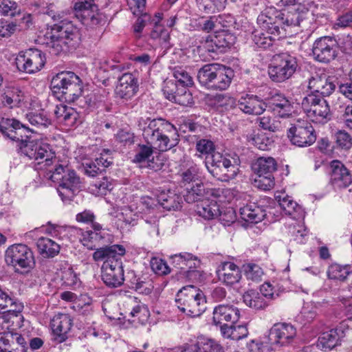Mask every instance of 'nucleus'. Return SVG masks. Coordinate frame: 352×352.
<instances>
[{
  "mask_svg": "<svg viewBox=\"0 0 352 352\" xmlns=\"http://www.w3.org/2000/svg\"><path fill=\"white\" fill-rule=\"evenodd\" d=\"M34 130L15 119L2 118L0 132L7 138L19 142L22 154L35 161L36 168L48 170L56 162L55 153L50 144L29 140V134Z\"/></svg>",
  "mask_w": 352,
  "mask_h": 352,
  "instance_id": "nucleus-1",
  "label": "nucleus"
},
{
  "mask_svg": "<svg viewBox=\"0 0 352 352\" xmlns=\"http://www.w3.org/2000/svg\"><path fill=\"white\" fill-rule=\"evenodd\" d=\"M138 126L142 131V137L146 144L140 145V151L133 160L135 162L148 160L154 149L164 152L179 144V135L176 127L166 120L141 118Z\"/></svg>",
  "mask_w": 352,
  "mask_h": 352,
  "instance_id": "nucleus-2",
  "label": "nucleus"
},
{
  "mask_svg": "<svg viewBox=\"0 0 352 352\" xmlns=\"http://www.w3.org/2000/svg\"><path fill=\"white\" fill-rule=\"evenodd\" d=\"M301 21L298 12L285 14L273 7L265 9L257 17V24L261 31L274 36H284L287 28L298 26Z\"/></svg>",
  "mask_w": 352,
  "mask_h": 352,
  "instance_id": "nucleus-3",
  "label": "nucleus"
},
{
  "mask_svg": "<svg viewBox=\"0 0 352 352\" xmlns=\"http://www.w3.org/2000/svg\"><path fill=\"white\" fill-rule=\"evenodd\" d=\"M49 171L52 173L50 179L58 183L57 191L61 199L63 201H71L80 190V177L65 162L56 164L55 168Z\"/></svg>",
  "mask_w": 352,
  "mask_h": 352,
  "instance_id": "nucleus-4",
  "label": "nucleus"
},
{
  "mask_svg": "<svg viewBox=\"0 0 352 352\" xmlns=\"http://www.w3.org/2000/svg\"><path fill=\"white\" fill-rule=\"evenodd\" d=\"M81 34L79 29L71 22L62 23L57 27V34H53L47 43L50 53L58 55L74 50L79 45Z\"/></svg>",
  "mask_w": 352,
  "mask_h": 352,
  "instance_id": "nucleus-5",
  "label": "nucleus"
},
{
  "mask_svg": "<svg viewBox=\"0 0 352 352\" xmlns=\"http://www.w3.org/2000/svg\"><path fill=\"white\" fill-rule=\"evenodd\" d=\"M232 70L219 64H207L198 72L199 82L208 89L223 91L232 81Z\"/></svg>",
  "mask_w": 352,
  "mask_h": 352,
  "instance_id": "nucleus-6",
  "label": "nucleus"
},
{
  "mask_svg": "<svg viewBox=\"0 0 352 352\" xmlns=\"http://www.w3.org/2000/svg\"><path fill=\"white\" fill-rule=\"evenodd\" d=\"M177 307L187 316L197 317L206 309V300L203 293L193 285L182 288L177 294Z\"/></svg>",
  "mask_w": 352,
  "mask_h": 352,
  "instance_id": "nucleus-7",
  "label": "nucleus"
},
{
  "mask_svg": "<svg viewBox=\"0 0 352 352\" xmlns=\"http://www.w3.org/2000/svg\"><path fill=\"white\" fill-rule=\"evenodd\" d=\"M5 261L13 267L15 272L24 274L35 265L34 256L30 248L22 243L10 245L5 252Z\"/></svg>",
  "mask_w": 352,
  "mask_h": 352,
  "instance_id": "nucleus-8",
  "label": "nucleus"
},
{
  "mask_svg": "<svg viewBox=\"0 0 352 352\" xmlns=\"http://www.w3.org/2000/svg\"><path fill=\"white\" fill-rule=\"evenodd\" d=\"M205 165L208 172L221 182L234 179L239 172L236 164L219 152L206 157Z\"/></svg>",
  "mask_w": 352,
  "mask_h": 352,
  "instance_id": "nucleus-9",
  "label": "nucleus"
},
{
  "mask_svg": "<svg viewBox=\"0 0 352 352\" xmlns=\"http://www.w3.org/2000/svg\"><path fill=\"white\" fill-rule=\"evenodd\" d=\"M296 329L288 323H276L270 329L265 343V349L279 351L292 344L296 338Z\"/></svg>",
  "mask_w": 352,
  "mask_h": 352,
  "instance_id": "nucleus-10",
  "label": "nucleus"
},
{
  "mask_svg": "<svg viewBox=\"0 0 352 352\" xmlns=\"http://www.w3.org/2000/svg\"><path fill=\"white\" fill-rule=\"evenodd\" d=\"M80 79L74 72H61L51 80V88L54 93L61 94L69 101L75 100L81 93Z\"/></svg>",
  "mask_w": 352,
  "mask_h": 352,
  "instance_id": "nucleus-11",
  "label": "nucleus"
},
{
  "mask_svg": "<svg viewBox=\"0 0 352 352\" xmlns=\"http://www.w3.org/2000/svg\"><path fill=\"white\" fill-rule=\"evenodd\" d=\"M297 67L298 62L295 56L288 53H281L273 56L268 74L273 81L284 82L292 76Z\"/></svg>",
  "mask_w": 352,
  "mask_h": 352,
  "instance_id": "nucleus-12",
  "label": "nucleus"
},
{
  "mask_svg": "<svg viewBox=\"0 0 352 352\" xmlns=\"http://www.w3.org/2000/svg\"><path fill=\"white\" fill-rule=\"evenodd\" d=\"M302 108L307 117L316 123H326L331 119L332 112L327 101L319 96L309 94L302 100Z\"/></svg>",
  "mask_w": 352,
  "mask_h": 352,
  "instance_id": "nucleus-13",
  "label": "nucleus"
},
{
  "mask_svg": "<svg viewBox=\"0 0 352 352\" xmlns=\"http://www.w3.org/2000/svg\"><path fill=\"white\" fill-rule=\"evenodd\" d=\"M45 63L44 54L37 49H28L25 52H21L16 58L18 69L27 74H34L39 72Z\"/></svg>",
  "mask_w": 352,
  "mask_h": 352,
  "instance_id": "nucleus-14",
  "label": "nucleus"
},
{
  "mask_svg": "<svg viewBox=\"0 0 352 352\" xmlns=\"http://www.w3.org/2000/svg\"><path fill=\"white\" fill-rule=\"evenodd\" d=\"M287 136L292 144L299 147L309 146L316 140L313 126L305 120H298L288 130Z\"/></svg>",
  "mask_w": 352,
  "mask_h": 352,
  "instance_id": "nucleus-15",
  "label": "nucleus"
},
{
  "mask_svg": "<svg viewBox=\"0 0 352 352\" xmlns=\"http://www.w3.org/2000/svg\"><path fill=\"white\" fill-rule=\"evenodd\" d=\"M338 52V42L331 36L317 38L312 46L314 58L321 63H329L337 56Z\"/></svg>",
  "mask_w": 352,
  "mask_h": 352,
  "instance_id": "nucleus-16",
  "label": "nucleus"
},
{
  "mask_svg": "<svg viewBox=\"0 0 352 352\" xmlns=\"http://www.w3.org/2000/svg\"><path fill=\"white\" fill-rule=\"evenodd\" d=\"M102 279L109 287L120 286L124 280V270L122 259L116 260L114 263L107 262L102 266Z\"/></svg>",
  "mask_w": 352,
  "mask_h": 352,
  "instance_id": "nucleus-17",
  "label": "nucleus"
},
{
  "mask_svg": "<svg viewBox=\"0 0 352 352\" xmlns=\"http://www.w3.org/2000/svg\"><path fill=\"white\" fill-rule=\"evenodd\" d=\"M177 350L180 352H219L222 350V347L213 339L199 336L179 346Z\"/></svg>",
  "mask_w": 352,
  "mask_h": 352,
  "instance_id": "nucleus-18",
  "label": "nucleus"
},
{
  "mask_svg": "<svg viewBox=\"0 0 352 352\" xmlns=\"http://www.w3.org/2000/svg\"><path fill=\"white\" fill-rule=\"evenodd\" d=\"M236 106L243 113L252 116L263 114L267 107V103L263 99L253 94H245L241 96Z\"/></svg>",
  "mask_w": 352,
  "mask_h": 352,
  "instance_id": "nucleus-19",
  "label": "nucleus"
},
{
  "mask_svg": "<svg viewBox=\"0 0 352 352\" xmlns=\"http://www.w3.org/2000/svg\"><path fill=\"white\" fill-rule=\"evenodd\" d=\"M25 91L16 86L6 87L0 95L1 104L9 109L20 107L25 103Z\"/></svg>",
  "mask_w": 352,
  "mask_h": 352,
  "instance_id": "nucleus-20",
  "label": "nucleus"
},
{
  "mask_svg": "<svg viewBox=\"0 0 352 352\" xmlns=\"http://www.w3.org/2000/svg\"><path fill=\"white\" fill-rule=\"evenodd\" d=\"M331 183L335 188H344L348 187L352 182L349 170L344 164L338 161L333 160L330 164Z\"/></svg>",
  "mask_w": 352,
  "mask_h": 352,
  "instance_id": "nucleus-21",
  "label": "nucleus"
},
{
  "mask_svg": "<svg viewBox=\"0 0 352 352\" xmlns=\"http://www.w3.org/2000/svg\"><path fill=\"white\" fill-rule=\"evenodd\" d=\"M93 253V259L96 262L103 261L104 265L107 262L114 263L116 260L122 259L125 254V249L122 245H113L96 248Z\"/></svg>",
  "mask_w": 352,
  "mask_h": 352,
  "instance_id": "nucleus-22",
  "label": "nucleus"
},
{
  "mask_svg": "<svg viewBox=\"0 0 352 352\" xmlns=\"http://www.w3.org/2000/svg\"><path fill=\"white\" fill-rule=\"evenodd\" d=\"M138 87L135 77L131 73H125L118 79L115 91L118 97L129 100L135 96Z\"/></svg>",
  "mask_w": 352,
  "mask_h": 352,
  "instance_id": "nucleus-23",
  "label": "nucleus"
},
{
  "mask_svg": "<svg viewBox=\"0 0 352 352\" xmlns=\"http://www.w3.org/2000/svg\"><path fill=\"white\" fill-rule=\"evenodd\" d=\"M217 274L219 280L227 285L239 283L241 278L239 267L231 262H223L218 267Z\"/></svg>",
  "mask_w": 352,
  "mask_h": 352,
  "instance_id": "nucleus-24",
  "label": "nucleus"
},
{
  "mask_svg": "<svg viewBox=\"0 0 352 352\" xmlns=\"http://www.w3.org/2000/svg\"><path fill=\"white\" fill-rule=\"evenodd\" d=\"M131 286L137 292L145 295L150 294L154 289V283L151 276L147 273L136 274L133 271L126 274Z\"/></svg>",
  "mask_w": 352,
  "mask_h": 352,
  "instance_id": "nucleus-25",
  "label": "nucleus"
},
{
  "mask_svg": "<svg viewBox=\"0 0 352 352\" xmlns=\"http://www.w3.org/2000/svg\"><path fill=\"white\" fill-rule=\"evenodd\" d=\"M93 230H80V241L82 244L89 250H94L100 245L104 236L102 232V226L98 223H93Z\"/></svg>",
  "mask_w": 352,
  "mask_h": 352,
  "instance_id": "nucleus-26",
  "label": "nucleus"
},
{
  "mask_svg": "<svg viewBox=\"0 0 352 352\" xmlns=\"http://www.w3.org/2000/svg\"><path fill=\"white\" fill-rule=\"evenodd\" d=\"M54 113L57 122L67 127L74 126L79 119L76 110L64 104L56 105Z\"/></svg>",
  "mask_w": 352,
  "mask_h": 352,
  "instance_id": "nucleus-27",
  "label": "nucleus"
},
{
  "mask_svg": "<svg viewBox=\"0 0 352 352\" xmlns=\"http://www.w3.org/2000/svg\"><path fill=\"white\" fill-rule=\"evenodd\" d=\"M240 313L238 308L230 305H219L213 311V321L215 324L223 322H234L239 318Z\"/></svg>",
  "mask_w": 352,
  "mask_h": 352,
  "instance_id": "nucleus-28",
  "label": "nucleus"
},
{
  "mask_svg": "<svg viewBox=\"0 0 352 352\" xmlns=\"http://www.w3.org/2000/svg\"><path fill=\"white\" fill-rule=\"evenodd\" d=\"M267 107L280 118L289 116L292 110L290 101L283 94H277L268 100Z\"/></svg>",
  "mask_w": 352,
  "mask_h": 352,
  "instance_id": "nucleus-29",
  "label": "nucleus"
},
{
  "mask_svg": "<svg viewBox=\"0 0 352 352\" xmlns=\"http://www.w3.org/2000/svg\"><path fill=\"white\" fill-rule=\"evenodd\" d=\"M343 331L340 329H332L322 333L319 337L316 347L318 350L331 351L339 344L340 338Z\"/></svg>",
  "mask_w": 352,
  "mask_h": 352,
  "instance_id": "nucleus-30",
  "label": "nucleus"
},
{
  "mask_svg": "<svg viewBox=\"0 0 352 352\" xmlns=\"http://www.w3.org/2000/svg\"><path fill=\"white\" fill-rule=\"evenodd\" d=\"M209 195L217 197L219 195V190L215 189H208L206 190L203 184H197L196 186H192L190 189H187L186 193L184 195V199L189 204L200 203Z\"/></svg>",
  "mask_w": 352,
  "mask_h": 352,
  "instance_id": "nucleus-31",
  "label": "nucleus"
},
{
  "mask_svg": "<svg viewBox=\"0 0 352 352\" xmlns=\"http://www.w3.org/2000/svg\"><path fill=\"white\" fill-rule=\"evenodd\" d=\"M72 326V320L66 314H56L51 320V327L53 332L60 337L61 340H65L67 333Z\"/></svg>",
  "mask_w": 352,
  "mask_h": 352,
  "instance_id": "nucleus-32",
  "label": "nucleus"
},
{
  "mask_svg": "<svg viewBox=\"0 0 352 352\" xmlns=\"http://www.w3.org/2000/svg\"><path fill=\"white\" fill-rule=\"evenodd\" d=\"M197 214L204 219H213L220 214V208L215 199H210L209 197L198 203L195 209Z\"/></svg>",
  "mask_w": 352,
  "mask_h": 352,
  "instance_id": "nucleus-33",
  "label": "nucleus"
},
{
  "mask_svg": "<svg viewBox=\"0 0 352 352\" xmlns=\"http://www.w3.org/2000/svg\"><path fill=\"white\" fill-rule=\"evenodd\" d=\"M241 218L246 222L257 223L266 216L265 210L254 203L248 204L239 208Z\"/></svg>",
  "mask_w": 352,
  "mask_h": 352,
  "instance_id": "nucleus-34",
  "label": "nucleus"
},
{
  "mask_svg": "<svg viewBox=\"0 0 352 352\" xmlns=\"http://www.w3.org/2000/svg\"><path fill=\"white\" fill-rule=\"evenodd\" d=\"M171 262L177 269L187 272L199 266L200 261L190 253L182 252L170 256Z\"/></svg>",
  "mask_w": 352,
  "mask_h": 352,
  "instance_id": "nucleus-35",
  "label": "nucleus"
},
{
  "mask_svg": "<svg viewBox=\"0 0 352 352\" xmlns=\"http://www.w3.org/2000/svg\"><path fill=\"white\" fill-rule=\"evenodd\" d=\"M182 199L183 198L180 195L171 190L162 192L158 196V202L164 208L168 210H175L181 208Z\"/></svg>",
  "mask_w": 352,
  "mask_h": 352,
  "instance_id": "nucleus-36",
  "label": "nucleus"
},
{
  "mask_svg": "<svg viewBox=\"0 0 352 352\" xmlns=\"http://www.w3.org/2000/svg\"><path fill=\"white\" fill-rule=\"evenodd\" d=\"M155 17L157 18V20L155 21L154 28L151 33V36L153 39L159 40V43L162 47L167 50L170 47L169 43L170 33L160 24L162 19V14L157 13L155 14Z\"/></svg>",
  "mask_w": 352,
  "mask_h": 352,
  "instance_id": "nucleus-37",
  "label": "nucleus"
},
{
  "mask_svg": "<svg viewBox=\"0 0 352 352\" xmlns=\"http://www.w3.org/2000/svg\"><path fill=\"white\" fill-rule=\"evenodd\" d=\"M277 168L276 160L271 157H261L253 165V169L257 175L272 174Z\"/></svg>",
  "mask_w": 352,
  "mask_h": 352,
  "instance_id": "nucleus-38",
  "label": "nucleus"
},
{
  "mask_svg": "<svg viewBox=\"0 0 352 352\" xmlns=\"http://www.w3.org/2000/svg\"><path fill=\"white\" fill-rule=\"evenodd\" d=\"M37 247L39 253L45 258L54 257L60 251V245L45 237L38 239Z\"/></svg>",
  "mask_w": 352,
  "mask_h": 352,
  "instance_id": "nucleus-39",
  "label": "nucleus"
},
{
  "mask_svg": "<svg viewBox=\"0 0 352 352\" xmlns=\"http://www.w3.org/2000/svg\"><path fill=\"white\" fill-rule=\"evenodd\" d=\"M126 307V314H129L131 317H138L141 319V315L147 317L148 310L143 304L137 302V298L134 296H129L124 302Z\"/></svg>",
  "mask_w": 352,
  "mask_h": 352,
  "instance_id": "nucleus-40",
  "label": "nucleus"
},
{
  "mask_svg": "<svg viewBox=\"0 0 352 352\" xmlns=\"http://www.w3.org/2000/svg\"><path fill=\"white\" fill-rule=\"evenodd\" d=\"M243 300L247 306L255 309H261L267 306L265 298L255 290L245 292L243 296Z\"/></svg>",
  "mask_w": 352,
  "mask_h": 352,
  "instance_id": "nucleus-41",
  "label": "nucleus"
},
{
  "mask_svg": "<svg viewBox=\"0 0 352 352\" xmlns=\"http://www.w3.org/2000/svg\"><path fill=\"white\" fill-rule=\"evenodd\" d=\"M349 265H340L337 263L331 264L327 270V274L329 279L336 281H344L350 274Z\"/></svg>",
  "mask_w": 352,
  "mask_h": 352,
  "instance_id": "nucleus-42",
  "label": "nucleus"
},
{
  "mask_svg": "<svg viewBox=\"0 0 352 352\" xmlns=\"http://www.w3.org/2000/svg\"><path fill=\"white\" fill-rule=\"evenodd\" d=\"M249 142L262 151L270 150L273 146V141L263 132H254L250 135Z\"/></svg>",
  "mask_w": 352,
  "mask_h": 352,
  "instance_id": "nucleus-43",
  "label": "nucleus"
},
{
  "mask_svg": "<svg viewBox=\"0 0 352 352\" xmlns=\"http://www.w3.org/2000/svg\"><path fill=\"white\" fill-rule=\"evenodd\" d=\"M279 37L280 36H274L273 35L268 34L266 35L262 32L255 30L253 32L252 40L258 47L267 49L272 46L274 41Z\"/></svg>",
  "mask_w": 352,
  "mask_h": 352,
  "instance_id": "nucleus-44",
  "label": "nucleus"
},
{
  "mask_svg": "<svg viewBox=\"0 0 352 352\" xmlns=\"http://www.w3.org/2000/svg\"><path fill=\"white\" fill-rule=\"evenodd\" d=\"M214 45L219 49L230 47L235 42V37L227 31L222 30L214 34Z\"/></svg>",
  "mask_w": 352,
  "mask_h": 352,
  "instance_id": "nucleus-45",
  "label": "nucleus"
},
{
  "mask_svg": "<svg viewBox=\"0 0 352 352\" xmlns=\"http://www.w3.org/2000/svg\"><path fill=\"white\" fill-rule=\"evenodd\" d=\"M212 103L217 107L230 109L236 106V100L228 94H216L211 98Z\"/></svg>",
  "mask_w": 352,
  "mask_h": 352,
  "instance_id": "nucleus-46",
  "label": "nucleus"
},
{
  "mask_svg": "<svg viewBox=\"0 0 352 352\" xmlns=\"http://www.w3.org/2000/svg\"><path fill=\"white\" fill-rule=\"evenodd\" d=\"M280 6H298V8H294V10L295 11L301 10L303 12L304 10H309L312 8L316 7V4L313 0H280L278 3Z\"/></svg>",
  "mask_w": 352,
  "mask_h": 352,
  "instance_id": "nucleus-47",
  "label": "nucleus"
},
{
  "mask_svg": "<svg viewBox=\"0 0 352 352\" xmlns=\"http://www.w3.org/2000/svg\"><path fill=\"white\" fill-rule=\"evenodd\" d=\"M121 217L126 224L134 226L140 217V210H135L133 206H125L122 208Z\"/></svg>",
  "mask_w": 352,
  "mask_h": 352,
  "instance_id": "nucleus-48",
  "label": "nucleus"
},
{
  "mask_svg": "<svg viewBox=\"0 0 352 352\" xmlns=\"http://www.w3.org/2000/svg\"><path fill=\"white\" fill-rule=\"evenodd\" d=\"M0 12L3 15L15 16L21 14V8L15 1L1 0L0 2Z\"/></svg>",
  "mask_w": 352,
  "mask_h": 352,
  "instance_id": "nucleus-49",
  "label": "nucleus"
},
{
  "mask_svg": "<svg viewBox=\"0 0 352 352\" xmlns=\"http://www.w3.org/2000/svg\"><path fill=\"white\" fill-rule=\"evenodd\" d=\"M173 76L176 80L175 83L178 86L181 85L182 87L191 86L193 84L192 78L183 68H175L173 71Z\"/></svg>",
  "mask_w": 352,
  "mask_h": 352,
  "instance_id": "nucleus-50",
  "label": "nucleus"
},
{
  "mask_svg": "<svg viewBox=\"0 0 352 352\" xmlns=\"http://www.w3.org/2000/svg\"><path fill=\"white\" fill-rule=\"evenodd\" d=\"M26 118L32 126L36 127H46L50 124V119L43 113H29Z\"/></svg>",
  "mask_w": 352,
  "mask_h": 352,
  "instance_id": "nucleus-51",
  "label": "nucleus"
},
{
  "mask_svg": "<svg viewBox=\"0 0 352 352\" xmlns=\"http://www.w3.org/2000/svg\"><path fill=\"white\" fill-rule=\"evenodd\" d=\"M258 126L263 130L275 132L278 130L279 125L277 121L270 115H264L257 118Z\"/></svg>",
  "mask_w": 352,
  "mask_h": 352,
  "instance_id": "nucleus-52",
  "label": "nucleus"
},
{
  "mask_svg": "<svg viewBox=\"0 0 352 352\" xmlns=\"http://www.w3.org/2000/svg\"><path fill=\"white\" fill-rule=\"evenodd\" d=\"M173 101L182 106H188L192 103V96L186 87H182L177 89Z\"/></svg>",
  "mask_w": 352,
  "mask_h": 352,
  "instance_id": "nucleus-53",
  "label": "nucleus"
},
{
  "mask_svg": "<svg viewBox=\"0 0 352 352\" xmlns=\"http://www.w3.org/2000/svg\"><path fill=\"white\" fill-rule=\"evenodd\" d=\"M197 151L201 155H206V157L212 155L216 153L214 151L215 147L214 143L207 139H201L197 142L196 144Z\"/></svg>",
  "mask_w": 352,
  "mask_h": 352,
  "instance_id": "nucleus-54",
  "label": "nucleus"
},
{
  "mask_svg": "<svg viewBox=\"0 0 352 352\" xmlns=\"http://www.w3.org/2000/svg\"><path fill=\"white\" fill-rule=\"evenodd\" d=\"M276 198L278 199L280 207L285 211V214L292 215L298 206L297 203L287 195L283 197L278 196Z\"/></svg>",
  "mask_w": 352,
  "mask_h": 352,
  "instance_id": "nucleus-55",
  "label": "nucleus"
},
{
  "mask_svg": "<svg viewBox=\"0 0 352 352\" xmlns=\"http://www.w3.org/2000/svg\"><path fill=\"white\" fill-rule=\"evenodd\" d=\"M289 234L293 237V239L298 243L304 242L303 238L307 235V231L303 226L298 223H293L288 227Z\"/></svg>",
  "mask_w": 352,
  "mask_h": 352,
  "instance_id": "nucleus-56",
  "label": "nucleus"
},
{
  "mask_svg": "<svg viewBox=\"0 0 352 352\" xmlns=\"http://www.w3.org/2000/svg\"><path fill=\"white\" fill-rule=\"evenodd\" d=\"M245 267V276L248 279L253 281H260L263 275V272L258 265L256 264H248Z\"/></svg>",
  "mask_w": 352,
  "mask_h": 352,
  "instance_id": "nucleus-57",
  "label": "nucleus"
},
{
  "mask_svg": "<svg viewBox=\"0 0 352 352\" xmlns=\"http://www.w3.org/2000/svg\"><path fill=\"white\" fill-rule=\"evenodd\" d=\"M228 0H204L203 6L206 12L221 11L225 8Z\"/></svg>",
  "mask_w": 352,
  "mask_h": 352,
  "instance_id": "nucleus-58",
  "label": "nucleus"
},
{
  "mask_svg": "<svg viewBox=\"0 0 352 352\" xmlns=\"http://www.w3.org/2000/svg\"><path fill=\"white\" fill-rule=\"evenodd\" d=\"M151 267L155 274L164 275L170 272L166 263L161 258H153L151 261Z\"/></svg>",
  "mask_w": 352,
  "mask_h": 352,
  "instance_id": "nucleus-59",
  "label": "nucleus"
},
{
  "mask_svg": "<svg viewBox=\"0 0 352 352\" xmlns=\"http://www.w3.org/2000/svg\"><path fill=\"white\" fill-rule=\"evenodd\" d=\"M336 141L337 145L344 149H349L352 146V139L344 131H339L336 133Z\"/></svg>",
  "mask_w": 352,
  "mask_h": 352,
  "instance_id": "nucleus-60",
  "label": "nucleus"
},
{
  "mask_svg": "<svg viewBox=\"0 0 352 352\" xmlns=\"http://www.w3.org/2000/svg\"><path fill=\"white\" fill-rule=\"evenodd\" d=\"M255 182L258 183V187L263 190H269L274 186V177L272 174L258 175V179Z\"/></svg>",
  "mask_w": 352,
  "mask_h": 352,
  "instance_id": "nucleus-61",
  "label": "nucleus"
},
{
  "mask_svg": "<svg viewBox=\"0 0 352 352\" xmlns=\"http://www.w3.org/2000/svg\"><path fill=\"white\" fill-rule=\"evenodd\" d=\"M326 79V76H322L316 74L309 80L308 87L314 91L320 94V90H322V86L324 85L323 83H325Z\"/></svg>",
  "mask_w": 352,
  "mask_h": 352,
  "instance_id": "nucleus-62",
  "label": "nucleus"
},
{
  "mask_svg": "<svg viewBox=\"0 0 352 352\" xmlns=\"http://www.w3.org/2000/svg\"><path fill=\"white\" fill-rule=\"evenodd\" d=\"M178 85L172 80H166L164 82L163 87V92L166 98L170 101H173L176 93L177 92Z\"/></svg>",
  "mask_w": 352,
  "mask_h": 352,
  "instance_id": "nucleus-63",
  "label": "nucleus"
},
{
  "mask_svg": "<svg viewBox=\"0 0 352 352\" xmlns=\"http://www.w3.org/2000/svg\"><path fill=\"white\" fill-rule=\"evenodd\" d=\"M218 217L224 226H230L235 221L236 218L235 211L232 208H226L223 212L220 210Z\"/></svg>",
  "mask_w": 352,
  "mask_h": 352,
  "instance_id": "nucleus-64",
  "label": "nucleus"
}]
</instances>
